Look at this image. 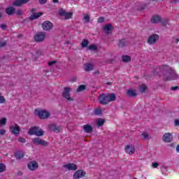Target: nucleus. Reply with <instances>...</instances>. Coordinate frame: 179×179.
I'll use <instances>...</instances> for the list:
<instances>
[{
  "label": "nucleus",
  "instance_id": "1",
  "mask_svg": "<svg viewBox=\"0 0 179 179\" xmlns=\"http://www.w3.org/2000/svg\"><path fill=\"white\" fill-rule=\"evenodd\" d=\"M155 76L161 77L162 75L164 76V80H176L178 79V75L176 73V71L173 68L169 65H163L162 66L157 67L154 71Z\"/></svg>",
  "mask_w": 179,
  "mask_h": 179
},
{
  "label": "nucleus",
  "instance_id": "2",
  "mask_svg": "<svg viewBox=\"0 0 179 179\" xmlns=\"http://www.w3.org/2000/svg\"><path fill=\"white\" fill-rule=\"evenodd\" d=\"M116 99L115 94H102L99 96L98 100L100 104L106 106V104H108L110 101H115Z\"/></svg>",
  "mask_w": 179,
  "mask_h": 179
},
{
  "label": "nucleus",
  "instance_id": "3",
  "mask_svg": "<svg viewBox=\"0 0 179 179\" xmlns=\"http://www.w3.org/2000/svg\"><path fill=\"white\" fill-rule=\"evenodd\" d=\"M29 135H36V136H43L44 131L38 127H31L28 131Z\"/></svg>",
  "mask_w": 179,
  "mask_h": 179
},
{
  "label": "nucleus",
  "instance_id": "4",
  "mask_svg": "<svg viewBox=\"0 0 179 179\" xmlns=\"http://www.w3.org/2000/svg\"><path fill=\"white\" fill-rule=\"evenodd\" d=\"M36 115L41 118V120H47L50 117V113L47 110H35Z\"/></svg>",
  "mask_w": 179,
  "mask_h": 179
},
{
  "label": "nucleus",
  "instance_id": "5",
  "mask_svg": "<svg viewBox=\"0 0 179 179\" xmlns=\"http://www.w3.org/2000/svg\"><path fill=\"white\" fill-rule=\"evenodd\" d=\"M71 90L72 89H71L70 87H65L62 94V97H64V99H66V100H67L68 101H73V98L71 97V94H70V92Z\"/></svg>",
  "mask_w": 179,
  "mask_h": 179
},
{
  "label": "nucleus",
  "instance_id": "6",
  "mask_svg": "<svg viewBox=\"0 0 179 179\" xmlns=\"http://www.w3.org/2000/svg\"><path fill=\"white\" fill-rule=\"evenodd\" d=\"M34 145H38L39 146H48V142L43 140L40 137H36L32 139Z\"/></svg>",
  "mask_w": 179,
  "mask_h": 179
},
{
  "label": "nucleus",
  "instance_id": "7",
  "mask_svg": "<svg viewBox=\"0 0 179 179\" xmlns=\"http://www.w3.org/2000/svg\"><path fill=\"white\" fill-rule=\"evenodd\" d=\"M158 41H159V35L154 34L149 36L147 41V43L150 45H153V44H156V43H157Z\"/></svg>",
  "mask_w": 179,
  "mask_h": 179
},
{
  "label": "nucleus",
  "instance_id": "8",
  "mask_svg": "<svg viewBox=\"0 0 179 179\" xmlns=\"http://www.w3.org/2000/svg\"><path fill=\"white\" fill-rule=\"evenodd\" d=\"M34 40L36 43H42L45 40V32H38L35 36Z\"/></svg>",
  "mask_w": 179,
  "mask_h": 179
},
{
  "label": "nucleus",
  "instance_id": "9",
  "mask_svg": "<svg viewBox=\"0 0 179 179\" xmlns=\"http://www.w3.org/2000/svg\"><path fill=\"white\" fill-rule=\"evenodd\" d=\"M10 130L13 135H19L20 134V127L18 124H13L10 126Z\"/></svg>",
  "mask_w": 179,
  "mask_h": 179
},
{
  "label": "nucleus",
  "instance_id": "10",
  "mask_svg": "<svg viewBox=\"0 0 179 179\" xmlns=\"http://www.w3.org/2000/svg\"><path fill=\"white\" fill-rule=\"evenodd\" d=\"M162 141L166 143L173 142V134H171V133H165L162 136Z\"/></svg>",
  "mask_w": 179,
  "mask_h": 179
},
{
  "label": "nucleus",
  "instance_id": "11",
  "mask_svg": "<svg viewBox=\"0 0 179 179\" xmlns=\"http://www.w3.org/2000/svg\"><path fill=\"white\" fill-rule=\"evenodd\" d=\"M86 176V172L83 170H78L74 173L73 175V179H80L83 178V177H85Z\"/></svg>",
  "mask_w": 179,
  "mask_h": 179
},
{
  "label": "nucleus",
  "instance_id": "12",
  "mask_svg": "<svg viewBox=\"0 0 179 179\" xmlns=\"http://www.w3.org/2000/svg\"><path fill=\"white\" fill-rule=\"evenodd\" d=\"M59 14L60 16H64L65 19H71L72 16H73V13H67L65 10L62 9L59 11Z\"/></svg>",
  "mask_w": 179,
  "mask_h": 179
},
{
  "label": "nucleus",
  "instance_id": "13",
  "mask_svg": "<svg viewBox=\"0 0 179 179\" xmlns=\"http://www.w3.org/2000/svg\"><path fill=\"white\" fill-rule=\"evenodd\" d=\"M27 167L29 170H31V171H34V170H37L38 169V163L36 161H31L28 164Z\"/></svg>",
  "mask_w": 179,
  "mask_h": 179
},
{
  "label": "nucleus",
  "instance_id": "14",
  "mask_svg": "<svg viewBox=\"0 0 179 179\" xmlns=\"http://www.w3.org/2000/svg\"><path fill=\"white\" fill-rule=\"evenodd\" d=\"M52 23L50 21H45L42 24V29L46 31H48V30H51L53 27Z\"/></svg>",
  "mask_w": 179,
  "mask_h": 179
},
{
  "label": "nucleus",
  "instance_id": "15",
  "mask_svg": "<svg viewBox=\"0 0 179 179\" xmlns=\"http://www.w3.org/2000/svg\"><path fill=\"white\" fill-rule=\"evenodd\" d=\"M63 167L69 171L72 170L75 171V170H78V166L75 164H67L64 165Z\"/></svg>",
  "mask_w": 179,
  "mask_h": 179
},
{
  "label": "nucleus",
  "instance_id": "16",
  "mask_svg": "<svg viewBox=\"0 0 179 179\" xmlns=\"http://www.w3.org/2000/svg\"><path fill=\"white\" fill-rule=\"evenodd\" d=\"M30 0H15L13 5L14 6H22V5H24L26 3H27V2H29Z\"/></svg>",
  "mask_w": 179,
  "mask_h": 179
},
{
  "label": "nucleus",
  "instance_id": "17",
  "mask_svg": "<svg viewBox=\"0 0 179 179\" xmlns=\"http://www.w3.org/2000/svg\"><path fill=\"white\" fill-rule=\"evenodd\" d=\"M125 152L129 155H134L135 153V146L134 145H127L125 148Z\"/></svg>",
  "mask_w": 179,
  "mask_h": 179
},
{
  "label": "nucleus",
  "instance_id": "18",
  "mask_svg": "<svg viewBox=\"0 0 179 179\" xmlns=\"http://www.w3.org/2000/svg\"><path fill=\"white\" fill-rule=\"evenodd\" d=\"M113 29H114L113 27V25H111L110 24H108L103 27V31H106V34H110Z\"/></svg>",
  "mask_w": 179,
  "mask_h": 179
},
{
  "label": "nucleus",
  "instance_id": "19",
  "mask_svg": "<svg viewBox=\"0 0 179 179\" xmlns=\"http://www.w3.org/2000/svg\"><path fill=\"white\" fill-rule=\"evenodd\" d=\"M83 129L86 134H92L93 132V127L89 124L84 125Z\"/></svg>",
  "mask_w": 179,
  "mask_h": 179
},
{
  "label": "nucleus",
  "instance_id": "20",
  "mask_svg": "<svg viewBox=\"0 0 179 179\" xmlns=\"http://www.w3.org/2000/svg\"><path fill=\"white\" fill-rule=\"evenodd\" d=\"M16 9L12 6L8 7L6 9V13L7 15H9L10 16H12L15 12Z\"/></svg>",
  "mask_w": 179,
  "mask_h": 179
},
{
  "label": "nucleus",
  "instance_id": "21",
  "mask_svg": "<svg viewBox=\"0 0 179 179\" xmlns=\"http://www.w3.org/2000/svg\"><path fill=\"white\" fill-rule=\"evenodd\" d=\"M50 128L51 131H53V132H56V134H58L61 131V127H57L55 124L50 125Z\"/></svg>",
  "mask_w": 179,
  "mask_h": 179
},
{
  "label": "nucleus",
  "instance_id": "22",
  "mask_svg": "<svg viewBox=\"0 0 179 179\" xmlns=\"http://www.w3.org/2000/svg\"><path fill=\"white\" fill-rule=\"evenodd\" d=\"M43 13H34L32 15L29 17V20H34L38 19L40 16H42Z\"/></svg>",
  "mask_w": 179,
  "mask_h": 179
},
{
  "label": "nucleus",
  "instance_id": "23",
  "mask_svg": "<svg viewBox=\"0 0 179 179\" xmlns=\"http://www.w3.org/2000/svg\"><path fill=\"white\" fill-rule=\"evenodd\" d=\"M85 71L86 72H90V71H93L94 69V66L92 64H85Z\"/></svg>",
  "mask_w": 179,
  "mask_h": 179
},
{
  "label": "nucleus",
  "instance_id": "24",
  "mask_svg": "<svg viewBox=\"0 0 179 179\" xmlns=\"http://www.w3.org/2000/svg\"><path fill=\"white\" fill-rule=\"evenodd\" d=\"M161 20L162 18L160 17V15H154L151 18V22L152 23H159V22H161Z\"/></svg>",
  "mask_w": 179,
  "mask_h": 179
},
{
  "label": "nucleus",
  "instance_id": "25",
  "mask_svg": "<svg viewBox=\"0 0 179 179\" xmlns=\"http://www.w3.org/2000/svg\"><path fill=\"white\" fill-rule=\"evenodd\" d=\"M127 93V96H129V97L136 96V92H135V90H134L133 89L128 90Z\"/></svg>",
  "mask_w": 179,
  "mask_h": 179
},
{
  "label": "nucleus",
  "instance_id": "26",
  "mask_svg": "<svg viewBox=\"0 0 179 179\" xmlns=\"http://www.w3.org/2000/svg\"><path fill=\"white\" fill-rule=\"evenodd\" d=\"M141 136H142L143 139H144L145 141H149L152 138L150 136H149V134L145 131L141 134Z\"/></svg>",
  "mask_w": 179,
  "mask_h": 179
},
{
  "label": "nucleus",
  "instance_id": "27",
  "mask_svg": "<svg viewBox=\"0 0 179 179\" xmlns=\"http://www.w3.org/2000/svg\"><path fill=\"white\" fill-rule=\"evenodd\" d=\"M131 59H132V58H131V56H129V55L122 56V61L123 62H131Z\"/></svg>",
  "mask_w": 179,
  "mask_h": 179
},
{
  "label": "nucleus",
  "instance_id": "28",
  "mask_svg": "<svg viewBox=\"0 0 179 179\" xmlns=\"http://www.w3.org/2000/svg\"><path fill=\"white\" fill-rule=\"evenodd\" d=\"M24 157V152H19L15 154V158L17 160H20V159H23Z\"/></svg>",
  "mask_w": 179,
  "mask_h": 179
},
{
  "label": "nucleus",
  "instance_id": "29",
  "mask_svg": "<svg viewBox=\"0 0 179 179\" xmlns=\"http://www.w3.org/2000/svg\"><path fill=\"white\" fill-rule=\"evenodd\" d=\"M127 44H128V42H127V41L125 39H122V40L119 41L118 46L120 48H122V47H125V45H127Z\"/></svg>",
  "mask_w": 179,
  "mask_h": 179
},
{
  "label": "nucleus",
  "instance_id": "30",
  "mask_svg": "<svg viewBox=\"0 0 179 179\" xmlns=\"http://www.w3.org/2000/svg\"><path fill=\"white\" fill-rule=\"evenodd\" d=\"M104 122H106V120H104L103 119L99 118L96 120V125L98 127H103Z\"/></svg>",
  "mask_w": 179,
  "mask_h": 179
},
{
  "label": "nucleus",
  "instance_id": "31",
  "mask_svg": "<svg viewBox=\"0 0 179 179\" xmlns=\"http://www.w3.org/2000/svg\"><path fill=\"white\" fill-rule=\"evenodd\" d=\"M146 89H148V87H146L145 84H142L139 87V90L141 93H145V92H146Z\"/></svg>",
  "mask_w": 179,
  "mask_h": 179
},
{
  "label": "nucleus",
  "instance_id": "32",
  "mask_svg": "<svg viewBox=\"0 0 179 179\" xmlns=\"http://www.w3.org/2000/svg\"><path fill=\"white\" fill-rule=\"evenodd\" d=\"M97 49H98V47H97V45H90L89 47H88V50H90L91 51H97Z\"/></svg>",
  "mask_w": 179,
  "mask_h": 179
},
{
  "label": "nucleus",
  "instance_id": "33",
  "mask_svg": "<svg viewBox=\"0 0 179 179\" xmlns=\"http://www.w3.org/2000/svg\"><path fill=\"white\" fill-rule=\"evenodd\" d=\"M88 44H89V41H87V39H84L81 43V47H83V48H85V47H87Z\"/></svg>",
  "mask_w": 179,
  "mask_h": 179
},
{
  "label": "nucleus",
  "instance_id": "34",
  "mask_svg": "<svg viewBox=\"0 0 179 179\" xmlns=\"http://www.w3.org/2000/svg\"><path fill=\"white\" fill-rule=\"evenodd\" d=\"M83 90H86V85H80L78 89H77V92H83Z\"/></svg>",
  "mask_w": 179,
  "mask_h": 179
},
{
  "label": "nucleus",
  "instance_id": "35",
  "mask_svg": "<svg viewBox=\"0 0 179 179\" xmlns=\"http://www.w3.org/2000/svg\"><path fill=\"white\" fill-rule=\"evenodd\" d=\"M6 170V166L4 164L0 163V173H3Z\"/></svg>",
  "mask_w": 179,
  "mask_h": 179
},
{
  "label": "nucleus",
  "instance_id": "36",
  "mask_svg": "<svg viewBox=\"0 0 179 179\" xmlns=\"http://www.w3.org/2000/svg\"><path fill=\"white\" fill-rule=\"evenodd\" d=\"M0 125H6V118L3 117V118L0 120Z\"/></svg>",
  "mask_w": 179,
  "mask_h": 179
},
{
  "label": "nucleus",
  "instance_id": "37",
  "mask_svg": "<svg viewBox=\"0 0 179 179\" xmlns=\"http://www.w3.org/2000/svg\"><path fill=\"white\" fill-rule=\"evenodd\" d=\"M84 19H85L86 23H89L90 22V16L89 15H85Z\"/></svg>",
  "mask_w": 179,
  "mask_h": 179
},
{
  "label": "nucleus",
  "instance_id": "38",
  "mask_svg": "<svg viewBox=\"0 0 179 179\" xmlns=\"http://www.w3.org/2000/svg\"><path fill=\"white\" fill-rule=\"evenodd\" d=\"M101 114V109H96L94 110L95 115H100Z\"/></svg>",
  "mask_w": 179,
  "mask_h": 179
},
{
  "label": "nucleus",
  "instance_id": "39",
  "mask_svg": "<svg viewBox=\"0 0 179 179\" xmlns=\"http://www.w3.org/2000/svg\"><path fill=\"white\" fill-rule=\"evenodd\" d=\"M18 142H21V143H26V139L23 137H20L18 138Z\"/></svg>",
  "mask_w": 179,
  "mask_h": 179
},
{
  "label": "nucleus",
  "instance_id": "40",
  "mask_svg": "<svg viewBox=\"0 0 179 179\" xmlns=\"http://www.w3.org/2000/svg\"><path fill=\"white\" fill-rule=\"evenodd\" d=\"M16 15L17 16H22V15H23V11L22 10H18L17 12H16Z\"/></svg>",
  "mask_w": 179,
  "mask_h": 179
},
{
  "label": "nucleus",
  "instance_id": "41",
  "mask_svg": "<svg viewBox=\"0 0 179 179\" xmlns=\"http://www.w3.org/2000/svg\"><path fill=\"white\" fill-rule=\"evenodd\" d=\"M104 17H101L98 19V23H104Z\"/></svg>",
  "mask_w": 179,
  "mask_h": 179
},
{
  "label": "nucleus",
  "instance_id": "42",
  "mask_svg": "<svg viewBox=\"0 0 179 179\" xmlns=\"http://www.w3.org/2000/svg\"><path fill=\"white\" fill-rule=\"evenodd\" d=\"M152 166L153 169H157V167H159V163L153 162Z\"/></svg>",
  "mask_w": 179,
  "mask_h": 179
},
{
  "label": "nucleus",
  "instance_id": "43",
  "mask_svg": "<svg viewBox=\"0 0 179 179\" xmlns=\"http://www.w3.org/2000/svg\"><path fill=\"white\" fill-rule=\"evenodd\" d=\"M1 29H2V30H6V27H8V26L5 24H2L0 25Z\"/></svg>",
  "mask_w": 179,
  "mask_h": 179
},
{
  "label": "nucleus",
  "instance_id": "44",
  "mask_svg": "<svg viewBox=\"0 0 179 179\" xmlns=\"http://www.w3.org/2000/svg\"><path fill=\"white\" fill-rule=\"evenodd\" d=\"M5 103V97L3 96H0V103Z\"/></svg>",
  "mask_w": 179,
  "mask_h": 179
},
{
  "label": "nucleus",
  "instance_id": "45",
  "mask_svg": "<svg viewBox=\"0 0 179 179\" xmlns=\"http://www.w3.org/2000/svg\"><path fill=\"white\" fill-rule=\"evenodd\" d=\"M5 134H6V130H5V129L0 130V135H1V136H3V135H5Z\"/></svg>",
  "mask_w": 179,
  "mask_h": 179
},
{
  "label": "nucleus",
  "instance_id": "46",
  "mask_svg": "<svg viewBox=\"0 0 179 179\" xmlns=\"http://www.w3.org/2000/svg\"><path fill=\"white\" fill-rule=\"evenodd\" d=\"M47 1L48 0H39V3L41 5H44L45 3H47Z\"/></svg>",
  "mask_w": 179,
  "mask_h": 179
},
{
  "label": "nucleus",
  "instance_id": "47",
  "mask_svg": "<svg viewBox=\"0 0 179 179\" xmlns=\"http://www.w3.org/2000/svg\"><path fill=\"white\" fill-rule=\"evenodd\" d=\"M57 64V61H52L48 63L49 66H52V65H55Z\"/></svg>",
  "mask_w": 179,
  "mask_h": 179
},
{
  "label": "nucleus",
  "instance_id": "48",
  "mask_svg": "<svg viewBox=\"0 0 179 179\" xmlns=\"http://www.w3.org/2000/svg\"><path fill=\"white\" fill-rule=\"evenodd\" d=\"M5 45H6V42H0V48L5 47Z\"/></svg>",
  "mask_w": 179,
  "mask_h": 179
},
{
  "label": "nucleus",
  "instance_id": "49",
  "mask_svg": "<svg viewBox=\"0 0 179 179\" xmlns=\"http://www.w3.org/2000/svg\"><path fill=\"white\" fill-rule=\"evenodd\" d=\"M171 90H173V91L178 90V86L171 87Z\"/></svg>",
  "mask_w": 179,
  "mask_h": 179
},
{
  "label": "nucleus",
  "instance_id": "50",
  "mask_svg": "<svg viewBox=\"0 0 179 179\" xmlns=\"http://www.w3.org/2000/svg\"><path fill=\"white\" fill-rule=\"evenodd\" d=\"M171 3H179V0H171Z\"/></svg>",
  "mask_w": 179,
  "mask_h": 179
},
{
  "label": "nucleus",
  "instance_id": "51",
  "mask_svg": "<svg viewBox=\"0 0 179 179\" xmlns=\"http://www.w3.org/2000/svg\"><path fill=\"white\" fill-rule=\"evenodd\" d=\"M175 125H176L177 127L179 126V120H175Z\"/></svg>",
  "mask_w": 179,
  "mask_h": 179
},
{
  "label": "nucleus",
  "instance_id": "52",
  "mask_svg": "<svg viewBox=\"0 0 179 179\" xmlns=\"http://www.w3.org/2000/svg\"><path fill=\"white\" fill-rule=\"evenodd\" d=\"M176 152H178V153H179V145H178L176 147Z\"/></svg>",
  "mask_w": 179,
  "mask_h": 179
},
{
  "label": "nucleus",
  "instance_id": "53",
  "mask_svg": "<svg viewBox=\"0 0 179 179\" xmlns=\"http://www.w3.org/2000/svg\"><path fill=\"white\" fill-rule=\"evenodd\" d=\"M99 73H100V71H96L94 72V74H95V75H97V74H99Z\"/></svg>",
  "mask_w": 179,
  "mask_h": 179
},
{
  "label": "nucleus",
  "instance_id": "54",
  "mask_svg": "<svg viewBox=\"0 0 179 179\" xmlns=\"http://www.w3.org/2000/svg\"><path fill=\"white\" fill-rule=\"evenodd\" d=\"M53 2H54L55 3H58V0H53Z\"/></svg>",
  "mask_w": 179,
  "mask_h": 179
},
{
  "label": "nucleus",
  "instance_id": "55",
  "mask_svg": "<svg viewBox=\"0 0 179 179\" xmlns=\"http://www.w3.org/2000/svg\"><path fill=\"white\" fill-rule=\"evenodd\" d=\"M178 41H179V39L176 38V41H175V43H178Z\"/></svg>",
  "mask_w": 179,
  "mask_h": 179
},
{
  "label": "nucleus",
  "instance_id": "56",
  "mask_svg": "<svg viewBox=\"0 0 179 179\" xmlns=\"http://www.w3.org/2000/svg\"><path fill=\"white\" fill-rule=\"evenodd\" d=\"M34 10H36V9L35 8H32L31 10V12H34Z\"/></svg>",
  "mask_w": 179,
  "mask_h": 179
},
{
  "label": "nucleus",
  "instance_id": "57",
  "mask_svg": "<svg viewBox=\"0 0 179 179\" xmlns=\"http://www.w3.org/2000/svg\"><path fill=\"white\" fill-rule=\"evenodd\" d=\"M0 19H2V13L0 12Z\"/></svg>",
  "mask_w": 179,
  "mask_h": 179
},
{
  "label": "nucleus",
  "instance_id": "58",
  "mask_svg": "<svg viewBox=\"0 0 179 179\" xmlns=\"http://www.w3.org/2000/svg\"><path fill=\"white\" fill-rule=\"evenodd\" d=\"M152 1H157V0H152Z\"/></svg>",
  "mask_w": 179,
  "mask_h": 179
},
{
  "label": "nucleus",
  "instance_id": "59",
  "mask_svg": "<svg viewBox=\"0 0 179 179\" xmlns=\"http://www.w3.org/2000/svg\"><path fill=\"white\" fill-rule=\"evenodd\" d=\"M134 179H137V178H134Z\"/></svg>",
  "mask_w": 179,
  "mask_h": 179
}]
</instances>
